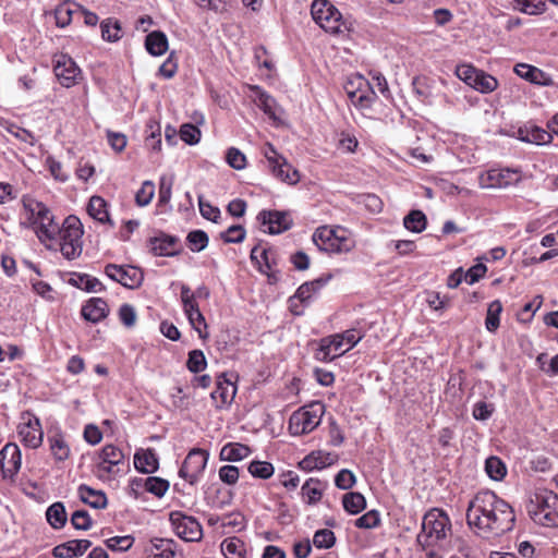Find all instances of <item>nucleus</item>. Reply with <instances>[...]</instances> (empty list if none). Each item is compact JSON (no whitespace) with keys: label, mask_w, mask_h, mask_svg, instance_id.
Segmentation results:
<instances>
[{"label":"nucleus","mask_w":558,"mask_h":558,"mask_svg":"<svg viewBox=\"0 0 558 558\" xmlns=\"http://www.w3.org/2000/svg\"><path fill=\"white\" fill-rule=\"evenodd\" d=\"M515 517L512 507L494 492L475 495L466 510L469 526L481 537H497L512 530Z\"/></svg>","instance_id":"f257e3e1"},{"label":"nucleus","mask_w":558,"mask_h":558,"mask_svg":"<svg viewBox=\"0 0 558 558\" xmlns=\"http://www.w3.org/2000/svg\"><path fill=\"white\" fill-rule=\"evenodd\" d=\"M527 512L536 524L558 526V495L549 489H537L531 497Z\"/></svg>","instance_id":"f03ea898"},{"label":"nucleus","mask_w":558,"mask_h":558,"mask_svg":"<svg viewBox=\"0 0 558 558\" xmlns=\"http://www.w3.org/2000/svg\"><path fill=\"white\" fill-rule=\"evenodd\" d=\"M24 209L27 214L28 225L35 229V232L41 243L57 239L59 225L54 222L50 209L41 202L25 201Z\"/></svg>","instance_id":"7ed1b4c3"},{"label":"nucleus","mask_w":558,"mask_h":558,"mask_svg":"<svg viewBox=\"0 0 558 558\" xmlns=\"http://www.w3.org/2000/svg\"><path fill=\"white\" fill-rule=\"evenodd\" d=\"M451 531V521L448 514L438 508H433L425 513L422 521V531L417 535V543L423 547H429L447 537Z\"/></svg>","instance_id":"20e7f679"},{"label":"nucleus","mask_w":558,"mask_h":558,"mask_svg":"<svg viewBox=\"0 0 558 558\" xmlns=\"http://www.w3.org/2000/svg\"><path fill=\"white\" fill-rule=\"evenodd\" d=\"M83 225L75 216H69L64 219L57 236L62 256L68 260L76 259L83 252Z\"/></svg>","instance_id":"39448f33"},{"label":"nucleus","mask_w":558,"mask_h":558,"mask_svg":"<svg viewBox=\"0 0 558 558\" xmlns=\"http://www.w3.org/2000/svg\"><path fill=\"white\" fill-rule=\"evenodd\" d=\"M311 14L316 24L327 33L336 35L351 29V23L344 20L340 11L328 0H314Z\"/></svg>","instance_id":"423d86ee"},{"label":"nucleus","mask_w":558,"mask_h":558,"mask_svg":"<svg viewBox=\"0 0 558 558\" xmlns=\"http://www.w3.org/2000/svg\"><path fill=\"white\" fill-rule=\"evenodd\" d=\"M312 239L318 250L327 253H348L354 246L348 230L342 227H319Z\"/></svg>","instance_id":"0eeeda50"},{"label":"nucleus","mask_w":558,"mask_h":558,"mask_svg":"<svg viewBox=\"0 0 558 558\" xmlns=\"http://www.w3.org/2000/svg\"><path fill=\"white\" fill-rule=\"evenodd\" d=\"M325 407L320 402H313L293 412L289 420V432L293 436H301L313 432L322 421Z\"/></svg>","instance_id":"6e6552de"},{"label":"nucleus","mask_w":558,"mask_h":558,"mask_svg":"<svg viewBox=\"0 0 558 558\" xmlns=\"http://www.w3.org/2000/svg\"><path fill=\"white\" fill-rule=\"evenodd\" d=\"M262 154L266 158L268 168L275 178L291 185L300 181L299 171L277 151L272 144L266 143L262 149Z\"/></svg>","instance_id":"1a4fd4ad"},{"label":"nucleus","mask_w":558,"mask_h":558,"mask_svg":"<svg viewBox=\"0 0 558 558\" xmlns=\"http://www.w3.org/2000/svg\"><path fill=\"white\" fill-rule=\"evenodd\" d=\"M456 75L475 90L487 94L498 87V81L490 74L471 64H461L456 69Z\"/></svg>","instance_id":"9d476101"},{"label":"nucleus","mask_w":558,"mask_h":558,"mask_svg":"<svg viewBox=\"0 0 558 558\" xmlns=\"http://www.w3.org/2000/svg\"><path fill=\"white\" fill-rule=\"evenodd\" d=\"M170 523L175 534L185 542H198L203 537L201 523L182 511H172L169 515Z\"/></svg>","instance_id":"9b49d317"},{"label":"nucleus","mask_w":558,"mask_h":558,"mask_svg":"<svg viewBox=\"0 0 558 558\" xmlns=\"http://www.w3.org/2000/svg\"><path fill=\"white\" fill-rule=\"evenodd\" d=\"M208 457V452L204 449H192L179 470L180 477L184 478L191 485L196 484L205 471Z\"/></svg>","instance_id":"f8f14e48"},{"label":"nucleus","mask_w":558,"mask_h":558,"mask_svg":"<svg viewBox=\"0 0 558 558\" xmlns=\"http://www.w3.org/2000/svg\"><path fill=\"white\" fill-rule=\"evenodd\" d=\"M105 274L128 289L138 288L144 280L143 271L131 265L108 264L105 267Z\"/></svg>","instance_id":"ddd939ff"},{"label":"nucleus","mask_w":558,"mask_h":558,"mask_svg":"<svg viewBox=\"0 0 558 558\" xmlns=\"http://www.w3.org/2000/svg\"><path fill=\"white\" fill-rule=\"evenodd\" d=\"M520 179L517 170L492 169L480 174L478 184L482 189H505L519 183Z\"/></svg>","instance_id":"4468645a"},{"label":"nucleus","mask_w":558,"mask_h":558,"mask_svg":"<svg viewBox=\"0 0 558 558\" xmlns=\"http://www.w3.org/2000/svg\"><path fill=\"white\" fill-rule=\"evenodd\" d=\"M17 434L21 441L29 448L35 449L43 442L44 433L40 422L36 416L29 413L22 416V422L17 427Z\"/></svg>","instance_id":"2eb2a0df"},{"label":"nucleus","mask_w":558,"mask_h":558,"mask_svg":"<svg viewBox=\"0 0 558 558\" xmlns=\"http://www.w3.org/2000/svg\"><path fill=\"white\" fill-rule=\"evenodd\" d=\"M53 71L60 84L66 88L77 84L81 76V69L68 54L58 56Z\"/></svg>","instance_id":"dca6fc26"},{"label":"nucleus","mask_w":558,"mask_h":558,"mask_svg":"<svg viewBox=\"0 0 558 558\" xmlns=\"http://www.w3.org/2000/svg\"><path fill=\"white\" fill-rule=\"evenodd\" d=\"M124 454L120 448L114 445H106L97 456L96 468L98 476H104L114 472L113 468L122 464Z\"/></svg>","instance_id":"f3484780"},{"label":"nucleus","mask_w":558,"mask_h":558,"mask_svg":"<svg viewBox=\"0 0 558 558\" xmlns=\"http://www.w3.org/2000/svg\"><path fill=\"white\" fill-rule=\"evenodd\" d=\"M348 351L343 337H340L339 333H335L320 340L319 348L315 352V357L322 362H330Z\"/></svg>","instance_id":"a211bd4d"},{"label":"nucleus","mask_w":558,"mask_h":558,"mask_svg":"<svg viewBox=\"0 0 558 558\" xmlns=\"http://www.w3.org/2000/svg\"><path fill=\"white\" fill-rule=\"evenodd\" d=\"M263 226H267L270 234L281 233L292 226V219L288 213L278 210H263L258 215Z\"/></svg>","instance_id":"6ab92c4d"},{"label":"nucleus","mask_w":558,"mask_h":558,"mask_svg":"<svg viewBox=\"0 0 558 558\" xmlns=\"http://www.w3.org/2000/svg\"><path fill=\"white\" fill-rule=\"evenodd\" d=\"M21 451L17 445L7 444L0 450V465L4 477L12 478L21 468Z\"/></svg>","instance_id":"aec40b11"},{"label":"nucleus","mask_w":558,"mask_h":558,"mask_svg":"<svg viewBox=\"0 0 558 558\" xmlns=\"http://www.w3.org/2000/svg\"><path fill=\"white\" fill-rule=\"evenodd\" d=\"M337 458L336 453L316 450L304 457L299 462V466L306 472L322 470L332 465L337 461Z\"/></svg>","instance_id":"412c9836"},{"label":"nucleus","mask_w":558,"mask_h":558,"mask_svg":"<svg viewBox=\"0 0 558 558\" xmlns=\"http://www.w3.org/2000/svg\"><path fill=\"white\" fill-rule=\"evenodd\" d=\"M235 393L236 388L230 380L219 379L216 388L210 393V398L217 409H223L231 404Z\"/></svg>","instance_id":"4be33fe9"},{"label":"nucleus","mask_w":558,"mask_h":558,"mask_svg":"<svg viewBox=\"0 0 558 558\" xmlns=\"http://www.w3.org/2000/svg\"><path fill=\"white\" fill-rule=\"evenodd\" d=\"M90 546L88 539H72L56 546L52 554L57 558H73L82 556Z\"/></svg>","instance_id":"5701e85b"},{"label":"nucleus","mask_w":558,"mask_h":558,"mask_svg":"<svg viewBox=\"0 0 558 558\" xmlns=\"http://www.w3.org/2000/svg\"><path fill=\"white\" fill-rule=\"evenodd\" d=\"M518 138L522 142L531 144L545 145L551 142L553 136L549 132L542 128L533 124H526L519 128Z\"/></svg>","instance_id":"b1692460"},{"label":"nucleus","mask_w":558,"mask_h":558,"mask_svg":"<svg viewBox=\"0 0 558 558\" xmlns=\"http://www.w3.org/2000/svg\"><path fill=\"white\" fill-rule=\"evenodd\" d=\"M159 461L154 449H140L134 454L135 469L144 474H150L158 470Z\"/></svg>","instance_id":"393cba45"},{"label":"nucleus","mask_w":558,"mask_h":558,"mask_svg":"<svg viewBox=\"0 0 558 558\" xmlns=\"http://www.w3.org/2000/svg\"><path fill=\"white\" fill-rule=\"evenodd\" d=\"M109 308L107 302L101 298H92L82 307L83 317L92 323H98L106 318Z\"/></svg>","instance_id":"a878e982"},{"label":"nucleus","mask_w":558,"mask_h":558,"mask_svg":"<svg viewBox=\"0 0 558 558\" xmlns=\"http://www.w3.org/2000/svg\"><path fill=\"white\" fill-rule=\"evenodd\" d=\"M150 251L156 256H173L178 253L177 239L174 236L161 234L149 240Z\"/></svg>","instance_id":"bb28decb"},{"label":"nucleus","mask_w":558,"mask_h":558,"mask_svg":"<svg viewBox=\"0 0 558 558\" xmlns=\"http://www.w3.org/2000/svg\"><path fill=\"white\" fill-rule=\"evenodd\" d=\"M87 213L93 219L100 223H108L111 227L114 226L109 216L108 204L101 196L94 195L89 198Z\"/></svg>","instance_id":"cd10ccee"},{"label":"nucleus","mask_w":558,"mask_h":558,"mask_svg":"<svg viewBox=\"0 0 558 558\" xmlns=\"http://www.w3.org/2000/svg\"><path fill=\"white\" fill-rule=\"evenodd\" d=\"M80 499L95 508V509H104L107 507V497L102 490H96L85 484H82L77 488Z\"/></svg>","instance_id":"c85d7f7f"},{"label":"nucleus","mask_w":558,"mask_h":558,"mask_svg":"<svg viewBox=\"0 0 558 558\" xmlns=\"http://www.w3.org/2000/svg\"><path fill=\"white\" fill-rule=\"evenodd\" d=\"M145 47L151 56H161L168 50V38L160 31L151 32L146 36Z\"/></svg>","instance_id":"c756f323"},{"label":"nucleus","mask_w":558,"mask_h":558,"mask_svg":"<svg viewBox=\"0 0 558 558\" xmlns=\"http://www.w3.org/2000/svg\"><path fill=\"white\" fill-rule=\"evenodd\" d=\"M251 454L248 446L239 442H229L220 451V459L223 461H240Z\"/></svg>","instance_id":"7c9ffc66"},{"label":"nucleus","mask_w":558,"mask_h":558,"mask_svg":"<svg viewBox=\"0 0 558 558\" xmlns=\"http://www.w3.org/2000/svg\"><path fill=\"white\" fill-rule=\"evenodd\" d=\"M69 282L82 290L87 292H100L105 290L102 283L95 277L87 274H73Z\"/></svg>","instance_id":"2f4dec72"},{"label":"nucleus","mask_w":558,"mask_h":558,"mask_svg":"<svg viewBox=\"0 0 558 558\" xmlns=\"http://www.w3.org/2000/svg\"><path fill=\"white\" fill-rule=\"evenodd\" d=\"M78 13V5L75 2L65 1L59 4L54 10V19L58 27L68 26L71 21L73 14Z\"/></svg>","instance_id":"473e14b6"},{"label":"nucleus","mask_w":558,"mask_h":558,"mask_svg":"<svg viewBox=\"0 0 558 558\" xmlns=\"http://www.w3.org/2000/svg\"><path fill=\"white\" fill-rule=\"evenodd\" d=\"M221 551L226 558H245L246 548L242 539L228 537L221 543Z\"/></svg>","instance_id":"72a5a7b5"},{"label":"nucleus","mask_w":558,"mask_h":558,"mask_svg":"<svg viewBox=\"0 0 558 558\" xmlns=\"http://www.w3.org/2000/svg\"><path fill=\"white\" fill-rule=\"evenodd\" d=\"M403 226L411 232L420 233L426 229V216L421 210H412L404 217Z\"/></svg>","instance_id":"f704fd0d"},{"label":"nucleus","mask_w":558,"mask_h":558,"mask_svg":"<svg viewBox=\"0 0 558 558\" xmlns=\"http://www.w3.org/2000/svg\"><path fill=\"white\" fill-rule=\"evenodd\" d=\"M514 72L522 78L534 83V84H543L545 78V73L526 63H519L514 68Z\"/></svg>","instance_id":"c9c22d12"},{"label":"nucleus","mask_w":558,"mask_h":558,"mask_svg":"<svg viewBox=\"0 0 558 558\" xmlns=\"http://www.w3.org/2000/svg\"><path fill=\"white\" fill-rule=\"evenodd\" d=\"M342 505L345 511L351 514H356L365 509V497L357 492H352L343 495Z\"/></svg>","instance_id":"e433bc0d"},{"label":"nucleus","mask_w":558,"mask_h":558,"mask_svg":"<svg viewBox=\"0 0 558 558\" xmlns=\"http://www.w3.org/2000/svg\"><path fill=\"white\" fill-rule=\"evenodd\" d=\"M46 518L53 529H61L66 522V512L63 504L54 502L48 507Z\"/></svg>","instance_id":"4c0bfd02"},{"label":"nucleus","mask_w":558,"mask_h":558,"mask_svg":"<svg viewBox=\"0 0 558 558\" xmlns=\"http://www.w3.org/2000/svg\"><path fill=\"white\" fill-rule=\"evenodd\" d=\"M502 312V304L499 300L489 303L485 319V327L489 332H495L499 327V316Z\"/></svg>","instance_id":"58836bf2"},{"label":"nucleus","mask_w":558,"mask_h":558,"mask_svg":"<svg viewBox=\"0 0 558 558\" xmlns=\"http://www.w3.org/2000/svg\"><path fill=\"white\" fill-rule=\"evenodd\" d=\"M51 454L57 461H64L70 457V447L60 435L49 438Z\"/></svg>","instance_id":"ea45409f"},{"label":"nucleus","mask_w":558,"mask_h":558,"mask_svg":"<svg viewBox=\"0 0 558 558\" xmlns=\"http://www.w3.org/2000/svg\"><path fill=\"white\" fill-rule=\"evenodd\" d=\"M252 89L256 94V104L257 106L265 112V114L269 116L270 118H275L276 111V101L275 99L260 89L258 86H253Z\"/></svg>","instance_id":"a19ab883"},{"label":"nucleus","mask_w":558,"mask_h":558,"mask_svg":"<svg viewBox=\"0 0 558 558\" xmlns=\"http://www.w3.org/2000/svg\"><path fill=\"white\" fill-rule=\"evenodd\" d=\"M513 2L517 10L530 15L542 14L546 10V3L543 0H513Z\"/></svg>","instance_id":"79ce46f5"},{"label":"nucleus","mask_w":558,"mask_h":558,"mask_svg":"<svg viewBox=\"0 0 558 558\" xmlns=\"http://www.w3.org/2000/svg\"><path fill=\"white\" fill-rule=\"evenodd\" d=\"M485 471L487 475L494 481L502 480L507 473L505 463L495 456H492L486 460Z\"/></svg>","instance_id":"37998d69"},{"label":"nucleus","mask_w":558,"mask_h":558,"mask_svg":"<svg viewBox=\"0 0 558 558\" xmlns=\"http://www.w3.org/2000/svg\"><path fill=\"white\" fill-rule=\"evenodd\" d=\"M302 494L307 498L308 504L317 502L323 495L322 482L315 478L307 480L302 486Z\"/></svg>","instance_id":"c03bdc74"},{"label":"nucleus","mask_w":558,"mask_h":558,"mask_svg":"<svg viewBox=\"0 0 558 558\" xmlns=\"http://www.w3.org/2000/svg\"><path fill=\"white\" fill-rule=\"evenodd\" d=\"M101 37L107 41H116L121 37V27L117 20L107 19L100 23Z\"/></svg>","instance_id":"a18cd8bd"},{"label":"nucleus","mask_w":558,"mask_h":558,"mask_svg":"<svg viewBox=\"0 0 558 558\" xmlns=\"http://www.w3.org/2000/svg\"><path fill=\"white\" fill-rule=\"evenodd\" d=\"M153 558H175L174 542L171 539H156L153 548Z\"/></svg>","instance_id":"49530a36"},{"label":"nucleus","mask_w":558,"mask_h":558,"mask_svg":"<svg viewBox=\"0 0 558 558\" xmlns=\"http://www.w3.org/2000/svg\"><path fill=\"white\" fill-rule=\"evenodd\" d=\"M248 472L254 477L267 480L274 475L275 468L267 461H252L248 465Z\"/></svg>","instance_id":"de8ad7c7"},{"label":"nucleus","mask_w":558,"mask_h":558,"mask_svg":"<svg viewBox=\"0 0 558 558\" xmlns=\"http://www.w3.org/2000/svg\"><path fill=\"white\" fill-rule=\"evenodd\" d=\"M325 280L316 279L310 282H305L299 287L295 293V298H298L301 302H305L311 299V296L319 291L322 287L325 284Z\"/></svg>","instance_id":"09e8293b"},{"label":"nucleus","mask_w":558,"mask_h":558,"mask_svg":"<svg viewBox=\"0 0 558 558\" xmlns=\"http://www.w3.org/2000/svg\"><path fill=\"white\" fill-rule=\"evenodd\" d=\"M187 242L191 251L201 252L208 245V235L203 230H194L187 234Z\"/></svg>","instance_id":"8fccbe9b"},{"label":"nucleus","mask_w":558,"mask_h":558,"mask_svg":"<svg viewBox=\"0 0 558 558\" xmlns=\"http://www.w3.org/2000/svg\"><path fill=\"white\" fill-rule=\"evenodd\" d=\"M374 99V90L372 89L371 83L366 80V87L359 88L352 104L360 108H368Z\"/></svg>","instance_id":"3c124183"},{"label":"nucleus","mask_w":558,"mask_h":558,"mask_svg":"<svg viewBox=\"0 0 558 558\" xmlns=\"http://www.w3.org/2000/svg\"><path fill=\"white\" fill-rule=\"evenodd\" d=\"M335 533L328 529L318 530L313 536V544L317 548H330L335 545Z\"/></svg>","instance_id":"603ef678"},{"label":"nucleus","mask_w":558,"mask_h":558,"mask_svg":"<svg viewBox=\"0 0 558 558\" xmlns=\"http://www.w3.org/2000/svg\"><path fill=\"white\" fill-rule=\"evenodd\" d=\"M145 489L157 497H162L169 489V482L160 477H147Z\"/></svg>","instance_id":"864d4df0"},{"label":"nucleus","mask_w":558,"mask_h":558,"mask_svg":"<svg viewBox=\"0 0 558 558\" xmlns=\"http://www.w3.org/2000/svg\"><path fill=\"white\" fill-rule=\"evenodd\" d=\"M268 255H269L268 250L259 248L258 246L253 247L251 251V259L253 262H256V264L258 265L259 271L267 274V275H268V270H270V268H271Z\"/></svg>","instance_id":"5fc2aeb1"},{"label":"nucleus","mask_w":558,"mask_h":558,"mask_svg":"<svg viewBox=\"0 0 558 558\" xmlns=\"http://www.w3.org/2000/svg\"><path fill=\"white\" fill-rule=\"evenodd\" d=\"M343 87L352 102L359 92V88L366 87V78L360 74L352 75L348 77Z\"/></svg>","instance_id":"6e6d98bb"},{"label":"nucleus","mask_w":558,"mask_h":558,"mask_svg":"<svg viewBox=\"0 0 558 558\" xmlns=\"http://www.w3.org/2000/svg\"><path fill=\"white\" fill-rule=\"evenodd\" d=\"M155 195V184L151 181H145L136 192L135 202L138 206L148 205Z\"/></svg>","instance_id":"4d7b16f0"},{"label":"nucleus","mask_w":558,"mask_h":558,"mask_svg":"<svg viewBox=\"0 0 558 558\" xmlns=\"http://www.w3.org/2000/svg\"><path fill=\"white\" fill-rule=\"evenodd\" d=\"M187 368L192 373H199L205 369L207 363L203 351L193 350L189 353Z\"/></svg>","instance_id":"13d9d810"},{"label":"nucleus","mask_w":558,"mask_h":558,"mask_svg":"<svg viewBox=\"0 0 558 558\" xmlns=\"http://www.w3.org/2000/svg\"><path fill=\"white\" fill-rule=\"evenodd\" d=\"M180 137L189 145H195L201 140V131L197 126L185 123L181 125Z\"/></svg>","instance_id":"bf43d9fd"},{"label":"nucleus","mask_w":558,"mask_h":558,"mask_svg":"<svg viewBox=\"0 0 558 558\" xmlns=\"http://www.w3.org/2000/svg\"><path fill=\"white\" fill-rule=\"evenodd\" d=\"M46 166L48 167L51 175L54 180L60 182H66L69 180V173L63 169L60 161L56 160L52 156L46 158Z\"/></svg>","instance_id":"052dcab7"},{"label":"nucleus","mask_w":558,"mask_h":558,"mask_svg":"<svg viewBox=\"0 0 558 558\" xmlns=\"http://www.w3.org/2000/svg\"><path fill=\"white\" fill-rule=\"evenodd\" d=\"M134 538L130 535L114 536L106 541L108 548L114 551H125L133 545Z\"/></svg>","instance_id":"680f3d73"},{"label":"nucleus","mask_w":558,"mask_h":558,"mask_svg":"<svg viewBox=\"0 0 558 558\" xmlns=\"http://www.w3.org/2000/svg\"><path fill=\"white\" fill-rule=\"evenodd\" d=\"M226 158L228 165L235 170H242L246 166L245 155L235 147H231L228 149Z\"/></svg>","instance_id":"e2e57ef3"},{"label":"nucleus","mask_w":558,"mask_h":558,"mask_svg":"<svg viewBox=\"0 0 558 558\" xmlns=\"http://www.w3.org/2000/svg\"><path fill=\"white\" fill-rule=\"evenodd\" d=\"M189 323L191 327L198 333L201 339H207L208 338V331H207V323L205 320L204 315L201 312H197L194 315L187 316Z\"/></svg>","instance_id":"0e129e2a"},{"label":"nucleus","mask_w":558,"mask_h":558,"mask_svg":"<svg viewBox=\"0 0 558 558\" xmlns=\"http://www.w3.org/2000/svg\"><path fill=\"white\" fill-rule=\"evenodd\" d=\"M71 523L74 529L86 531L92 527L93 521L86 510H76L71 517Z\"/></svg>","instance_id":"69168bd1"},{"label":"nucleus","mask_w":558,"mask_h":558,"mask_svg":"<svg viewBox=\"0 0 558 558\" xmlns=\"http://www.w3.org/2000/svg\"><path fill=\"white\" fill-rule=\"evenodd\" d=\"M356 478L353 472L348 469L341 470L335 477V485L339 489H350L355 484Z\"/></svg>","instance_id":"338daca9"},{"label":"nucleus","mask_w":558,"mask_h":558,"mask_svg":"<svg viewBox=\"0 0 558 558\" xmlns=\"http://www.w3.org/2000/svg\"><path fill=\"white\" fill-rule=\"evenodd\" d=\"M380 522L379 513L376 510H371L356 519L355 526L359 529H373Z\"/></svg>","instance_id":"774afa93"}]
</instances>
